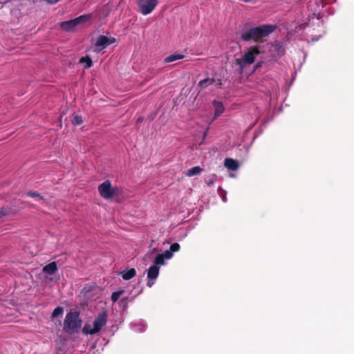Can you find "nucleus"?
<instances>
[{"label": "nucleus", "instance_id": "obj_1", "mask_svg": "<svg viewBox=\"0 0 354 354\" xmlns=\"http://www.w3.org/2000/svg\"><path fill=\"white\" fill-rule=\"evenodd\" d=\"M277 26L271 24H263L259 26L250 28L241 34V39L243 41H253L263 43L264 38L273 32Z\"/></svg>", "mask_w": 354, "mask_h": 354}, {"label": "nucleus", "instance_id": "obj_2", "mask_svg": "<svg viewBox=\"0 0 354 354\" xmlns=\"http://www.w3.org/2000/svg\"><path fill=\"white\" fill-rule=\"evenodd\" d=\"M261 53V46H252L248 48L247 51L244 53L241 58H237L234 62L232 63V66H237V73L239 75L243 73L244 68L246 66L251 65L255 61L257 55Z\"/></svg>", "mask_w": 354, "mask_h": 354}, {"label": "nucleus", "instance_id": "obj_3", "mask_svg": "<svg viewBox=\"0 0 354 354\" xmlns=\"http://www.w3.org/2000/svg\"><path fill=\"white\" fill-rule=\"evenodd\" d=\"M82 321L80 318L77 311L69 312L66 314L64 321V330L68 334L77 333L81 328Z\"/></svg>", "mask_w": 354, "mask_h": 354}, {"label": "nucleus", "instance_id": "obj_4", "mask_svg": "<svg viewBox=\"0 0 354 354\" xmlns=\"http://www.w3.org/2000/svg\"><path fill=\"white\" fill-rule=\"evenodd\" d=\"M107 313L106 311H103L102 313L99 314L93 321V327L88 324H85L83 328V333L85 334L94 335L102 328L107 322Z\"/></svg>", "mask_w": 354, "mask_h": 354}, {"label": "nucleus", "instance_id": "obj_5", "mask_svg": "<svg viewBox=\"0 0 354 354\" xmlns=\"http://www.w3.org/2000/svg\"><path fill=\"white\" fill-rule=\"evenodd\" d=\"M90 18V15H84L73 19L63 21L60 24V28L62 30L66 32H73L76 27L84 22Z\"/></svg>", "mask_w": 354, "mask_h": 354}, {"label": "nucleus", "instance_id": "obj_6", "mask_svg": "<svg viewBox=\"0 0 354 354\" xmlns=\"http://www.w3.org/2000/svg\"><path fill=\"white\" fill-rule=\"evenodd\" d=\"M138 12L143 15L151 13L156 8L158 0H137Z\"/></svg>", "mask_w": 354, "mask_h": 354}, {"label": "nucleus", "instance_id": "obj_7", "mask_svg": "<svg viewBox=\"0 0 354 354\" xmlns=\"http://www.w3.org/2000/svg\"><path fill=\"white\" fill-rule=\"evenodd\" d=\"M98 192L104 199H110L117 195L118 189L112 187L109 180H106L98 186Z\"/></svg>", "mask_w": 354, "mask_h": 354}, {"label": "nucleus", "instance_id": "obj_8", "mask_svg": "<svg viewBox=\"0 0 354 354\" xmlns=\"http://www.w3.org/2000/svg\"><path fill=\"white\" fill-rule=\"evenodd\" d=\"M116 41L114 37H107L104 35H100L97 37L95 43V51L100 53L109 45L114 44Z\"/></svg>", "mask_w": 354, "mask_h": 354}, {"label": "nucleus", "instance_id": "obj_9", "mask_svg": "<svg viewBox=\"0 0 354 354\" xmlns=\"http://www.w3.org/2000/svg\"><path fill=\"white\" fill-rule=\"evenodd\" d=\"M159 274V268L156 266H151L149 268L147 272V286L149 287H151L154 282L152 280L156 279L158 277Z\"/></svg>", "mask_w": 354, "mask_h": 354}, {"label": "nucleus", "instance_id": "obj_10", "mask_svg": "<svg viewBox=\"0 0 354 354\" xmlns=\"http://www.w3.org/2000/svg\"><path fill=\"white\" fill-rule=\"evenodd\" d=\"M224 164L227 169L232 171H236L239 168L238 161L230 158H225Z\"/></svg>", "mask_w": 354, "mask_h": 354}, {"label": "nucleus", "instance_id": "obj_11", "mask_svg": "<svg viewBox=\"0 0 354 354\" xmlns=\"http://www.w3.org/2000/svg\"><path fill=\"white\" fill-rule=\"evenodd\" d=\"M57 270V266L55 261L51 262L43 268V272L47 274H54Z\"/></svg>", "mask_w": 354, "mask_h": 354}, {"label": "nucleus", "instance_id": "obj_12", "mask_svg": "<svg viewBox=\"0 0 354 354\" xmlns=\"http://www.w3.org/2000/svg\"><path fill=\"white\" fill-rule=\"evenodd\" d=\"M213 104L214 106V117H218L224 111L223 104L221 102L214 100Z\"/></svg>", "mask_w": 354, "mask_h": 354}, {"label": "nucleus", "instance_id": "obj_13", "mask_svg": "<svg viewBox=\"0 0 354 354\" xmlns=\"http://www.w3.org/2000/svg\"><path fill=\"white\" fill-rule=\"evenodd\" d=\"M120 274L122 275L123 279L129 280L136 276V271L135 268H131L128 270L127 272H120Z\"/></svg>", "mask_w": 354, "mask_h": 354}, {"label": "nucleus", "instance_id": "obj_14", "mask_svg": "<svg viewBox=\"0 0 354 354\" xmlns=\"http://www.w3.org/2000/svg\"><path fill=\"white\" fill-rule=\"evenodd\" d=\"M216 80L214 78H206L198 82V86L202 89L207 88L208 86L213 84Z\"/></svg>", "mask_w": 354, "mask_h": 354}, {"label": "nucleus", "instance_id": "obj_15", "mask_svg": "<svg viewBox=\"0 0 354 354\" xmlns=\"http://www.w3.org/2000/svg\"><path fill=\"white\" fill-rule=\"evenodd\" d=\"M80 63L81 64H85L84 66V68L87 69L92 66L93 65V61L90 56L86 55L84 57H82L80 59Z\"/></svg>", "mask_w": 354, "mask_h": 354}, {"label": "nucleus", "instance_id": "obj_16", "mask_svg": "<svg viewBox=\"0 0 354 354\" xmlns=\"http://www.w3.org/2000/svg\"><path fill=\"white\" fill-rule=\"evenodd\" d=\"M185 55L181 54H172L165 58V63L172 62L178 59H183Z\"/></svg>", "mask_w": 354, "mask_h": 354}, {"label": "nucleus", "instance_id": "obj_17", "mask_svg": "<svg viewBox=\"0 0 354 354\" xmlns=\"http://www.w3.org/2000/svg\"><path fill=\"white\" fill-rule=\"evenodd\" d=\"M203 171V169L199 166L194 167L187 171L186 176H194L198 175L201 171Z\"/></svg>", "mask_w": 354, "mask_h": 354}, {"label": "nucleus", "instance_id": "obj_18", "mask_svg": "<svg viewBox=\"0 0 354 354\" xmlns=\"http://www.w3.org/2000/svg\"><path fill=\"white\" fill-rule=\"evenodd\" d=\"M165 258L163 257V255H162L161 254H159L156 256V257L154 259V265L153 266H160V265H163L165 263Z\"/></svg>", "mask_w": 354, "mask_h": 354}, {"label": "nucleus", "instance_id": "obj_19", "mask_svg": "<svg viewBox=\"0 0 354 354\" xmlns=\"http://www.w3.org/2000/svg\"><path fill=\"white\" fill-rule=\"evenodd\" d=\"M64 313V308L62 307H57L54 309L53 313H52V317L55 318L58 316L62 315Z\"/></svg>", "mask_w": 354, "mask_h": 354}, {"label": "nucleus", "instance_id": "obj_20", "mask_svg": "<svg viewBox=\"0 0 354 354\" xmlns=\"http://www.w3.org/2000/svg\"><path fill=\"white\" fill-rule=\"evenodd\" d=\"M83 123V120L80 115H74L72 119V124L73 125L77 126L80 125Z\"/></svg>", "mask_w": 354, "mask_h": 354}, {"label": "nucleus", "instance_id": "obj_21", "mask_svg": "<svg viewBox=\"0 0 354 354\" xmlns=\"http://www.w3.org/2000/svg\"><path fill=\"white\" fill-rule=\"evenodd\" d=\"M122 293L123 290L113 292L111 295V301L113 303L116 302Z\"/></svg>", "mask_w": 354, "mask_h": 354}, {"label": "nucleus", "instance_id": "obj_22", "mask_svg": "<svg viewBox=\"0 0 354 354\" xmlns=\"http://www.w3.org/2000/svg\"><path fill=\"white\" fill-rule=\"evenodd\" d=\"M274 50L278 53L279 55H283L285 53V49L282 46V45L277 44L274 46Z\"/></svg>", "mask_w": 354, "mask_h": 354}, {"label": "nucleus", "instance_id": "obj_23", "mask_svg": "<svg viewBox=\"0 0 354 354\" xmlns=\"http://www.w3.org/2000/svg\"><path fill=\"white\" fill-rule=\"evenodd\" d=\"M180 246L178 243H174L170 245L169 250L174 253L180 250Z\"/></svg>", "mask_w": 354, "mask_h": 354}, {"label": "nucleus", "instance_id": "obj_24", "mask_svg": "<svg viewBox=\"0 0 354 354\" xmlns=\"http://www.w3.org/2000/svg\"><path fill=\"white\" fill-rule=\"evenodd\" d=\"M161 254L163 255V257L165 259H169L172 257L173 252L170 250H167L164 253H162Z\"/></svg>", "mask_w": 354, "mask_h": 354}, {"label": "nucleus", "instance_id": "obj_25", "mask_svg": "<svg viewBox=\"0 0 354 354\" xmlns=\"http://www.w3.org/2000/svg\"><path fill=\"white\" fill-rule=\"evenodd\" d=\"M27 196L30 197H38L40 199H43V196L36 192L30 191L27 193Z\"/></svg>", "mask_w": 354, "mask_h": 354}, {"label": "nucleus", "instance_id": "obj_26", "mask_svg": "<svg viewBox=\"0 0 354 354\" xmlns=\"http://www.w3.org/2000/svg\"><path fill=\"white\" fill-rule=\"evenodd\" d=\"M120 303L124 306H127V304H128V298L126 297V298H123L120 300Z\"/></svg>", "mask_w": 354, "mask_h": 354}, {"label": "nucleus", "instance_id": "obj_27", "mask_svg": "<svg viewBox=\"0 0 354 354\" xmlns=\"http://www.w3.org/2000/svg\"><path fill=\"white\" fill-rule=\"evenodd\" d=\"M241 1L245 2V3H256L257 0H241Z\"/></svg>", "mask_w": 354, "mask_h": 354}, {"label": "nucleus", "instance_id": "obj_28", "mask_svg": "<svg viewBox=\"0 0 354 354\" xmlns=\"http://www.w3.org/2000/svg\"><path fill=\"white\" fill-rule=\"evenodd\" d=\"M222 85V81L221 80H218L216 81V86L221 87Z\"/></svg>", "mask_w": 354, "mask_h": 354}, {"label": "nucleus", "instance_id": "obj_29", "mask_svg": "<svg viewBox=\"0 0 354 354\" xmlns=\"http://www.w3.org/2000/svg\"><path fill=\"white\" fill-rule=\"evenodd\" d=\"M261 63H262L261 62L257 63L255 65V68H257L261 66Z\"/></svg>", "mask_w": 354, "mask_h": 354}, {"label": "nucleus", "instance_id": "obj_30", "mask_svg": "<svg viewBox=\"0 0 354 354\" xmlns=\"http://www.w3.org/2000/svg\"><path fill=\"white\" fill-rule=\"evenodd\" d=\"M207 134V130L203 133V138H205L206 137Z\"/></svg>", "mask_w": 354, "mask_h": 354}, {"label": "nucleus", "instance_id": "obj_31", "mask_svg": "<svg viewBox=\"0 0 354 354\" xmlns=\"http://www.w3.org/2000/svg\"><path fill=\"white\" fill-rule=\"evenodd\" d=\"M3 216V213L0 212V218L2 217Z\"/></svg>", "mask_w": 354, "mask_h": 354}]
</instances>
